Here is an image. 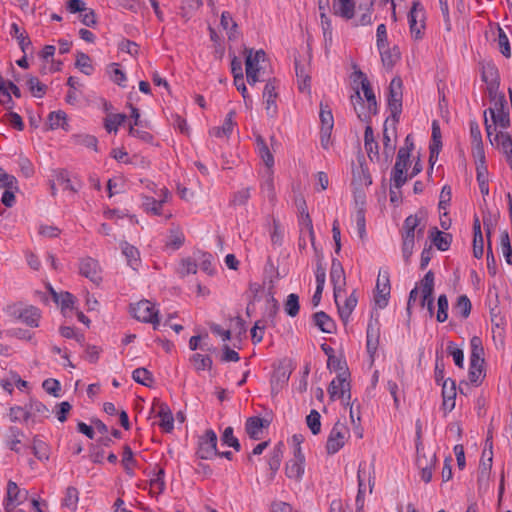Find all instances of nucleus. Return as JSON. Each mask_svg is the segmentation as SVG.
<instances>
[{"instance_id":"nucleus-1","label":"nucleus","mask_w":512,"mask_h":512,"mask_svg":"<svg viewBox=\"0 0 512 512\" xmlns=\"http://www.w3.org/2000/svg\"><path fill=\"white\" fill-rule=\"evenodd\" d=\"M470 368H469V380L472 384L478 386L481 383L483 374L484 364V348L482 340L478 336H473L470 339Z\"/></svg>"},{"instance_id":"nucleus-2","label":"nucleus","mask_w":512,"mask_h":512,"mask_svg":"<svg viewBox=\"0 0 512 512\" xmlns=\"http://www.w3.org/2000/svg\"><path fill=\"white\" fill-rule=\"evenodd\" d=\"M18 412H23V421L28 422L30 419L35 421L36 417H49V409L46 405L38 400H30L24 407L13 406L9 410V418L12 422L19 421Z\"/></svg>"},{"instance_id":"nucleus-3","label":"nucleus","mask_w":512,"mask_h":512,"mask_svg":"<svg viewBox=\"0 0 512 512\" xmlns=\"http://www.w3.org/2000/svg\"><path fill=\"white\" fill-rule=\"evenodd\" d=\"M402 95V80L400 77H394L390 82L388 94V108L394 125L399 122L402 112ZM392 134L396 135V126L393 127Z\"/></svg>"},{"instance_id":"nucleus-4","label":"nucleus","mask_w":512,"mask_h":512,"mask_svg":"<svg viewBox=\"0 0 512 512\" xmlns=\"http://www.w3.org/2000/svg\"><path fill=\"white\" fill-rule=\"evenodd\" d=\"M358 479V492L355 500L356 510L364 511V492H365V480L367 479L369 484V491L372 493L375 477L374 467L372 463L361 462L357 472Z\"/></svg>"},{"instance_id":"nucleus-5","label":"nucleus","mask_w":512,"mask_h":512,"mask_svg":"<svg viewBox=\"0 0 512 512\" xmlns=\"http://www.w3.org/2000/svg\"><path fill=\"white\" fill-rule=\"evenodd\" d=\"M245 52L247 53L245 59L247 82L254 85L259 81H264L260 78V62L265 60V52L262 49L256 52H253L252 49H245Z\"/></svg>"},{"instance_id":"nucleus-6","label":"nucleus","mask_w":512,"mask_h":512,"mask_svg":"<svg viewBox=\"0 0 512 512\" xmlns=\"http://www.w3.org/2000/svg\"><path fill=\"white\" fill-rule=\"evenodd\" d=\"M158 310L155 309L153 303L149 300H141L138 303L131 305V313L134 318L141 322L153 324L156 330L160 324L158 317Z\"/></svg>"},{"instance_id":"nucleus-7","label":"nucleus","mask_w":512,"mask_h":512,"mask_svg":"<svg viewBox=\"0 0 512 512\" xmlns=\"http://www.w3.org/2000/svg\"><path fill=\"white\" fill-rule=\"evenodd\" d=\"M349 373L343 371L337 375L335 379L331 381L328 387V394L331 400L336 398H342L346 405L350 404L351 400V386L347 380Z\"/></svg>"},{"instance_id":"nucleus-8","label":"nucleus","mask_w":512,"mask_h":512,"mask_svg":"<svg viewBox=\"0 0 512 512\" xmlns=\"http://www.w3.org/2000/svg\"><path fill=\"white\" fill-rule=\"evenodd\" d=\"M481 66V79L487 84V91L490 97H495L500 86V75L498 68L492 61H483Z\"/></svg>"},{"instance_id":"nucleus-9","label":"nucleus","mask_w":512,"mask_h":512,"mask_svg":"<svg viewBox=\"0 0 512 512\" xmlns=\"http://www.w3.org/2000/svg\"><path fill=\"white\" fill-rule=\"evenodd\" d=\"M348 429L346 425L340 421H337L331 429L327 443L326 451L329 455L337 453L345 444L347 439Z\"/></svg>"},{"instance_id":"nucleus-10","label":"nucleus","mask_w":512,"mask_h":512,"mask_svg":"<svg viewBox=\"0 0 512 512\" xmlns=\"http://www.w3.org/2000/svg\"><path fill=\"white\" fill-rule=\"evenodd\" d=\"M197 456L201 459H212L218 454L217 435L212 429L206 430L205 434L199 439Z\"/></svg>"},{"instance_id":"nucleus-11","label":"nucleus","mask_w":512,"mask_h":512,"mask_svg":"<svg viewBox=\"0 0 512 512\" xmlns=\"http://www.w3.org/2000/svg\"><path fill=\"white\" fill-rule=\"evenodd\" d=\"M330 280L333 284L334 300L337 302L338 298L341 297V293L344 292L346 276L341 262L336 258H333L331 261Z\"/></svg>"},{"instance_id":"nucleus-12","label":"nucleus","mask_w":512,"mask_h":512,"mask_svg":"<svg viewBox=\"0 0 512 512\" xmlns=\"http://www.w3.org/2000/svg\"><path fill=\"white\" fill-rule=\"evenodd\" d=\"M353 83L356 84L358 81L360 82L361 89L364 92V97L367 100L368 104V112L369 114H376L377 113V101L376 96L372 90V87L370 85V82L366 76L365 73H363L361 70H356L353 75Z\"/></svg>"},{"instance_id":"nucleus-13","label":"nucleus","mask_w":512,"mask_h":512,"mask_svg":"<svg viewBox=\"0 0 512 512\" xmlns=\"http://www.w3.org/2000/svg\"><path fill=\"white\" fill-rule=\"evenodd\" d=\"M408 22L411 35L415 39H421V30L425 27V24L424 11L419 2H413V5L408 13Z\"/></svg>"},{"instance_id":"nucleus-14","label":"nucleus","mask_w":512,"mask_h":512,"mask_svg":"<svg viewBox=\"0 0 512 512\" xmlns=\"http://www.w3.org/2000/svg\"><path fill=\"white\" fill-rule=\"evenodd\" d=\"M79 273L93 283L98 284L102 280L99 262L89 256L80 259Z\"/></svg>"},{"instance_id":"nucleus-15","label":"nucleus","mask_w":512,"mask_h":512,"mask_svg":"<svg viewBox=\"0 0 512 512\" xmlns=\"http://www.w3.org/2000/svg\"><path fill=\"white\" fill-rule=\"evenodd\" d=\"M366 338L367 352L371 357H373L378 349L380 339V324L378 319H371L368 322Z\"/></svg>"},{"instance_id":"nucleus-16","label":"nucleus","mask_w":512,"mask_h":512,"mask_svg":"<svg viewBox=\"0 0 512 512\" xmlns=\"http://www.w3.org/2000/svg\"><path fill=\"white\" fill-rule=\"evenodd\" d=\"M153 408H158L157 416L161 419L159 426L167 433L174 428V418L169 406L159 400H155Z\"/></svg>"},{"instance_id":"nucleus-17","label":"nucleus","mask_w":512,"mask_h":512,"mask_svg":"<svg viewBox=\"0 0 512 512\" xmlns=\"http://www.w3.org/2000/svg\"><path fill=\"white\" fill-rule=\"evenodd\" d=\"M421 218L415 215H409L403 223L402 237L415 239V236L422 237L424 233V226L420 227Z\"/></svg>"},{"instance_id":"nucleus-18","label":"nucleus","mask_w":512,"mask_h":512,"mask_svg":"<svg viewBox=\"0 0 512 512\" xmlns=\"http://www.w3.org/2000/svg\"><path fill=\"white\" fill-rule=\"evenodd\" d=\"M275 79L268 80L265 84L264 91H263V97L265 99V109L267 111V114L269 117H274L277 112L276 107V98H277V92H276V85H275Z\"/></svg>"},{"instance_id":"nucleus-19","label":"nucleus","mask_w":512,"mask_h":512,"mask_svg":"<svg viewBox=\"0 0 512 512\" xmlns=\"http://www.w3.org/2000/svg\"><path fill=\"white\" fill-rule=\"evenodd\" d=\"M490 319L492 323L493 337L495 338L498 336L500 339H502L504 337V329L507 321L498 305L490 308Z\"/></svg>"},{"instance_id":"nucleus-20","label":"nucleus","mask_w":512,"mask_h":512,"mask_svg":"<svg viewBox=\"0 0 512 512\" xmlns=\"http://www.w3.org/2000/svg\"><path fill=\"white\" fill-rule=\"evenodd\" d=\"M8 181L5 183V186H3V194L1 197V203L10 208L15 205L16 197L15 193L19 191L18 181L17 179L12 175L11 177L7 178Z\"/></svg>"},{"instance_id":"nucleus-21","label":"nucleus","mask_w":512,"mask_h":512,"mask_svg":"<svg viewBox=\"0 0 512 512\" xmlns=\"http://www.w3.org/2000/svg\"><path fill=\"white\" fill-rule=\"evenodd\" d=\"M494 140L496 141V145L499 149H501L502 153L506 157V161L508 162L510 168L512 169V137L509 133L499 131L494 135Z\"/></svg>"},{"instance_id":"nucleus-22","label":"nucleus","mask_w":512,"mask_h":512,"mask_svg":"<svg viewBox=\"0 0 512 512\" xmlns=\"http://www.w3.org/2000/svg\"><path fill=\"white\" fill-rule=\"evenodd\" d=\"M10 35L17 40L23 54H27L28 50L32 48V41L28 33L24 29H21L17 23L11 24Z\"/></svg>"},{"instance_id":"nucleus-23","label":"nucleus","mask_w":512,"mask_h":512,"mask_svg":"<svg viewBox=\"0 0 512 512\" xmlns=\"http://www.w3.org/2000/svg\"><path fill=\"white\" fill-rule=\"evenodd\" d=\"M429 238L440 251H447L452 242V235L439 231L437 227L430 229Z\"/></svg>"},{"instance_id":"nucleus-24","label":"nucleus","mask_w":512,"mask_h":512,"mask_svg":"<svg viewBox=\"0 0 512 512\" xmlns=\"http://www.w3.org/2000/svg\"><path fill=\"white\" fill-rule=\"evenodd\" d=\"M333 12L344 19H352L355 14L354 0H333Z\"/></svg>"},{"instance_id":"nucleus-25","label":"nucleus","mask_w":512,"mask_h":512,"mask_svg":"<svg viewBox=\"0 0 512 512\" xmlns=\"http://www.w3.org/2000/svg\"><path fill=\"white\" fill-rule=\"evenodd\" d=\"M28 497L27 490L19 489L18 485L9 480L7 484V497L4 504H20L25 501Z\"/></svg>"},{"instance_id":"nucleus-26","label":"nucleus","mask_w":512,"mask_h":512,"mask_svg":"<svg viewBox=\"0 0 512 512\" xmlns=\"http://www.w3.org/2000/svg\"><path fill=\"white\" fill-rule=\"evenodd\" d=\"M313 320L315 326H317L324 333L332 334L336 330V324L334 320L324 311L314 313Z\"/></svg>"},{"instance_id":"nucleus-27","label":"nucleus","mask_w":512,"mask_h":512,"mask_svg":"<svg viewBox=\"0 0 512 512\" xmlns=\"http://www.w3.org/2000/svg\"><path fill=\"white\" fill-rule=\"evenodd\" d=\"M358 299L356 297L355 291H353L344 301V304L341 305L339 300L336 303L338 314L343 322H347L352 314L353 310L357 305Z\"/></svg>"},{"instance_id":"nucleus-28","label":"nucleus","mask_w":512,"mask_h":512,"mask_svg":"<svg viewBox=\"0 0 512 512\" xmlns=\"http://www.w3.org/2000/svg\"><path fill=\"white\" fill-rule=\"evenodd\" d=\"M390 295V283L389 278L385 277L383 280V287L380 288V278H378L376 285V294L374 296L375 304L380 309H383L388 304V299Z\"/></svg>"},{"instance_id":"nucleus-29","label":"nucleus","mask_w":512,"mask_h":512,"mask_svg":"<svg viewBox=\"0 0 512 512\" xmlns=\"http://www.w3.org/2000/svg\"><path fill=\"white\" fill-rule=\"evenodd\" d=\"M263 427L264 420L258 416L249 417L245 423V431L253 440L261 438Z\"/></svg>"},{"instance_id":"nucleus-30","label":"nucleus","mask_w":512,"mask_h":512,"mask_svg":"<svg viewBox=\"0 0 512 512\" xmlns=\"http://www.w3.org/2000/svg\"><path fill=\"white\" fill-rule=\"evenodd\" d=\"M355 92L350 96V102L354 106L358 118L363 122H370L371 116L369 112L364 111V101L360 94L359 87L354 88Z\"/></svg>"},{"instance_id":"nucleus-31","label":"nucleus","mask_w":512,"mask_h":512,"mask_svg":"<svg viewBox=\"0 0 512 512\" xmlns=\"http://www.w3.org/2000/svg\"><path fill=\"white\" fill-rule=\"evenodd\" d=\"M40 317V310L34 306L23 309L17 316L18 319L30 327H38Z\"/></svg>"},{"instance_id":"nucleus-32","label":"nucleus","mask_w":512,"mask_h":512,"mask_svg":"<svg viewBox=\"0 0 512 512\" xmlns=\"http://www.w3.org/2000/svg\"><path fill=\"white\" fill-rule=\"evenodd\" d=\"M121 250L123 255L127 259L128 265L134 270H136L140 263V253L138 249L135 246L124 241L121 243Z\"/></svg>"},{"instance_id":"nucleus-33","label":"nucleus","mask_w":512,"mask_h":512,"mask_svg":"<svg viewBox=\"0 0 512 512\" xmlns=\"http://www.w3.org/2000/svg\"><path fill=\"white\" fill-rule=\"evenodd\" d=\"M73 144L84 146L98 152V140L94 135L78 133L71 136Z\"/></svg>"},{"instance_id":"nucleus-34","label":"nucleus","mask_w":512,"mask_h":512,"mask_svg":"<svg viewBox=\"0 0 512 512\" xmlns=\"http://www.w3.org/2000/svg\"><path fill=\"white\" fill-rule=\"evenodd\" d=\"M305 463H302L301 460H289L285 466V474L290 479H295L296 481H300L304 474Z\"/></svg>"},{"instance_id":"nucleus-35","label":"nucleus","mask_w":512,"mask_h":512,"mask_svg":"<svg viewBox=\"0 0 512 512\" xmlns=\"http://www.w3.org/2000/svg\"><path fill=\"white\" fill-rule=\"evenodd\" d=\"M24 436V433L22 430H20L16 426H10L7 431L6 435V445L9 447L10 450L19 453L20 449L18 447V444L21 443V438Z\"/></svg>"},{"instance_id":"nucleus-36","label":"nucleus","mask_w":512,"mask_h":512,"mask_svg":"<svg viewBox=\"0 0 512 512\" xmlns=\"http://www.w3.org/2000/svg\"><path fill=\"white\" fill-rule=\"evenodd\" d=\"M258 154L267 168H271L274 165V157L270 152L265 140L261 136L256 138Z\"/></svg>"},{"instance_id":"nucleus-37","label":"nucleus","mask_w":512,"mask_h":512,"mask_svg":"<svg viewBox=\"0 0 512 512\" xmlns=\"http://www.w3.org/2000/svg\"><path fill=\"white\" fill-rule=\"evenodd\" d=\"M471 309L472 304L470 299L466 295H460L453 307V312L459 315L461 318L466 319L469 317Z\"/></svg>"},{"instance_id":"nucleus-38","label":"nucleus","mask_w":512,"mask_h":512,"mask_svg":"<svg viewBox=\"0 0 512 512\" xmlns=\"http://www.w3.org/2000/svg\"><path fill=\"white\" fill-rule=\"evenodd\" d=\"M48 125L51 130L58 128L67 130L66 126L68 123L66 113L61 110L51 112L48 116Z\"/></svg>"},{"instance_id":"nucleus-39","label":"nucleus","mask_w":512,"mask_h":512,"mask_svg":"<svg viewBox=\"0 0 512 512\" xmlns=\"http://www.w3.org/2000/svg\"><path fill=\"white\" fill-rule=\"evenodd\" d=\"M406 167L404 165H400L399 163H395L391 172V180L393 182V187L399 190L406 182L407 176L405 175Z\"/></svg>"},{"instance_id":"nucleus-40","label":"nucleus","mask_w":512,"mask_h":512,"mask_svg":"<svg viewBox=\"0 0 512 512\" xmlns=\"http://www.w3.org/2000/svg\"><path fill=\"white\" fill-rule=\"evenodd\" d=\"M164 203L165 199L156 200L153 197L145 196L143 198L142 206L144 211L147 213L159 216L162 213V207Z\"/></svg>"},{"instance_id":"nucleus-41","label":"nucleus","mask_w":512,"mask_h":512,"mask_svg":"<svg viewBox=\"0 0 512 512\" xmlns=\"http://www.w3.org/2000/svg\"><path fill=\"white\" fill-rule=\"evenodd\" d=\"M26 84L34 97L42 98L45 95L47 86L41 83L37 77L29 75Z\"/></svg>"},{"instance_id":"nucleus-42","label":"nucleus","mask_w":512,"mask_h":512,"mask_svg":"<svg viewBox=\"0 0 512 512\" xmlns=\"http://www.w3.org/2000/svg\"><path fill=\"white\" fill-rule=\"evenodd\" d=\"M299 225L301 227V233L303 232L304 228L307 230L311 245L316 250L315 233L309 212H305L302 213V215H299Z\"/></svg>"},{"instance_id":"nucleus-43","label":"nucleus","mask_w":512,"mask_h":512,"mask_svg":"<svg viewBox=\"0 0 512 512\" xmlns=\"http://www.w3.org/2000/svg\"><path fill=\"white\" fill-rule=\"evenodd\" d=\"M185 237L180 228H172L169 231L168 240L166 242V246L172 248L173 250L179 249L184 243Z\"/></svg>"},{"instance_id":"nucleus-44","label":"nucleus","mask_w":512,"mask_h":512,"mask_svg":"<svg viewBox=\"0 0 512 512\" xmlns=\"http://www.w3.org/2000/svg\"><path fill=\"white\" fill-rule=\"evenodd\" d=\"M75 66L85 75H91L94 70L90 57L83 52L77 53Z\"/></svg>"},{"instance_id":"nucleus-45","label":"nucleus","mask_w":512,"mask_h":512,"mask_svg":"<svg viewBox=\"0 0 512 512\" xmlns=\"http://www.w3.org/2000/svg\"><path fill=\"white\" fill-rule=\"evenodd\" d=\"M388 119L385 121V123H387ZM395 144H392L391 143V136H390V133L387 129V126L386 124H384V129H383V155L385 157V160L386 162L388 163L393 154H394V151H395Z\"/></svg>"},{"instance_id":"nucleus-46","label":"nucleus","mask_w":512,"mask_h":512,"mask_svg":"<svg viewBox=\"0 0 512 512\" xmlns=\"http://www.w3.org/2000/svg\"><path fill=\"white\" fill-rule=\"evenodd\" d=\"M300 309L299 296L295 293H291L287 296L284 304V310L290 317L298 315Z\"/></svg>"},{"instance_id":"nucleus-47","label":"nucleus","mask_w":512,"mask_h":512,"mask_svg":"<svg viewBox=\"0 0 512 512\" xmlns=\"http://www.w3.org/2000/svg\"><path fill=\"white\" fill-rule=\"evenodd\" d=\"M132 378L136 383L150 387L153 382L152 374L146 368H137L132 372Z\"/></svg>"},{"instance_id":"nucleus-48","label":"nucleus","mask_w":512,"mask_h":512,"mask_svg":"<svg viewBox=\"0 0 512 512\" xmlns=\"http://www.w3.org/2000/svg\"><path fill=\"white\" fill-rule=\"evenodd\" d=\"M320 419H321V415L315 409H312L306 417V424H307L308 428L311 430L313 435H317L321 431Z\"/></svg>"},{"instance_id":"nucleus-49","label":"nucleus","mask_w":512,"mask_h":512,"mask_svg":"<svg viewBox=\"0 0 512 512\" xmlns=\"http://www.w3.org/2000/svg\"><path fill=\"white\" fill-rule=\"evenodd\" d=\"M295 71L298 80V87L300 91L309 90L310 76L305 73L304 67L298 61H295Z\"/></svg>"},{"instance_id":"nucleus-50","label":"nucleus","mask_w":512,"mask_h":512,"mask_svg":"<svg viewBox=\"0 0 512 512\" xmlns=\"http://www.w3.org/2000/svg\"><path fill=\"white\" fill-rule=\"evenodd\" d=\"M78 499L79 492L77 488L70 486L66 489L62 505L74 511L76 510Z\"/></svg>"},{"instance_id":"nucleus-51","label":"nucleus","mask_w":512,"mask_h":512,"mask_svg":"<svg viewBox=\"0 0 512 512\" xmlns=\"http://www.w3.org/2000/svg\"><path fill=\"white\" fill-rule=\"evenodd\" d=\"M213 256L207 252H199L197 261L199 262L198 266L202 271L207 273L208 275H213L214 268L212 265Z\"/></svg>"},{"instance_id":"nucleus-52","label":"nucleus","mask_w":512,"mask_h":512,"mask_svg":"<svg viewBox=\"0 0 512 512\" xmlns=\"http://www.w3.org/2000/svg\"><path fill=\"white\" fill-rule=\"evenodd\" d=\"M126 120L125 114H113L105 119V129L107 132L111 133L112 131L116 132L118 126L122 125Z\"/></svg>"},{"instance_id":"nucleus-53","label":"nucleus","mask_w":512,"mask_h":512,"mask_svg":"<svg viewBox=\"0 0 512 512\" xmlns=\"http://www.w3.org/2000/svg\"><path fill=\"white\" fill-rule=\"evenodd\" d=\"M233 432H234V430L232 427H230V426L226 427L223 432V435L221 437V440H222L223 444H225L229 447H232L236 451H240L241 444H240L239 440L234 436Z\"/></svg>"},{"instance_id":"nucleus-54","label":"nucleus","mask_w":512,"mask_h":512,"mask_svg":"<svg viewBox=\"0 0 512 512\" xmlns=\"http://www.w3.org/2000/svg\"><path fill=\"white\" fill-rule=\"evenodd\" d=\"M320 121L321 128H333L334 119L332 115V111L327 104H320Z\"/></svg>"},{"instance_id":"nucleus-55","label":"nucleus","mask_w":512,"mask_h":512,"mask_svg":"<svg viewBox=\"0 0 512 512\" xmlns=\"http://www.w3.org/2000/svg\"><path fill=\"white\" fill-rule=\"evenodd\" d=\"M500 244L503 256L508 264H512V248L510 243L509 234L507 231H503L500 235Z\"/></svg>"},{"instance_id":"nucleus-56","label":"nucleus","mask_w":512,"mask_h":512,"mask_svg":"<svg viewBox=\"0 0 512 512\" xmlns=\"http://www.w3.org/2000/svg\"><path fill=\"white\" fill-rule=\"evenodd\" d=\"M32 452L35 457L39 460H48L49 455L47 453L46 444L41 441L37 436L33 439Z\"/></svg>"},{"instance_id":"nucleus-57","label":"nucleus","mask_w":512,"mask_h":512,"mask_svg":"<svg viewBox=\"0 0 512 512\" xmlns=\"http://www.w3.org/2000/svg\"><path fill=\"white\" fill-rule=\"evenodd\" d=\"M56 182L63 190H69L74 193L78 191V187L72 183L66 170H62L57 174Z\"/></svg>"},{"instance_id":"nucleus-58","label":"nucleus","mask_w":512,"mask_h":512,"mask_svg":"<svg viewBox=\"0 0 512 512\" xmlns=\"http://www.w3.org/2000/svg\"><path fill=\"white\" fill-rule=\"evenodd\" d=\"M447 352L453 357L454 363L457 367L463 368L464 353L463 350L458 348L454 342L450 341L447 344Z\"/></svg>"},{"instance_id":"nucleus-59","label":"nucleus","mask_w":512,"mask_h":512,"mask_svg":"<svg viewBox=\"0 0 512 512\" xmlns=\"http://www.w3.org/2000/svg\"><path fill=\"white\" fill-rule=\"evenodd\" d=\"M438 311H437V321L440 322V323H443L447 320L448 318V307H449V304H448V298L445 294H441L439 297H438Z\"/></svg>"},{"instance_id":"nucleus-60","label":"nucleus","mask_w":512,"mask_h":512,"mask_svg":"<svg viewBox=\"0 0 512 512\" xmlns=\"http://www.w3.org/2000/svg\"><path fill=\"white\" fill-rule=\"evenodd\" d=\"M441 385L443 399L455 400L457 395L455 381L447 378Z\"/></svg>"},{"instance_id":"nucleus-61","label":"nucleus","mask_w":512,"mask_h":512,"mask_svg":"<svg viewBox=\"0 0 512 512\" xmlns=\"http://www.w3.org/2000/svg\"><path fill=\"white\" fill-rule=\"evenodd\" d=\"M196 370L211 369L212 359L208 355L196 353L191 358Z\"/></svg>"},{"instance_id":"nucleus-62","label":"nucleus","mask_w":512,"mask_h":512,"mask_svg":"<svg viewBox=\"0 0 512 512\" xmlns=\"http://www.w3.org/2000/svg\"><path fill=\"white\" fill-rule=\"evenodd\" d=\"M498 45L502 55L509 58L511 56L510 43L502 28H498Z\"/></svg>"},{"instance_id":"nucleus-63","label":"nucleus","mask_w":512,"mask_h":512,"mask_svg":"<svg viewBox=\"0 0 512 512\" xmlns=\"http://www.w3.org/2000/svg\"><path fill=\"white\" fill-rule=\"evenodd\" d=\"M451 201V188L448 185L443 186L441 193H440V199L438 203V207L440 211H444V216H447V208Z\"/></svg>"},{"instance_id":"nucleus-64","label":"nucleus","mask_w":512,"mask_h":512,"mask_svg":"<svg viewBox=\"0 0 512 512\" xmlns=\"http://www.w3.org/2000/svg\"><path fill=\"white\" fill-rule=\"evenodd\" d=\"M198 263L196 259L190 257L181 261L180 274L186 276L188 274H195L197 272Z\"/></svg>"}]
</instances>
